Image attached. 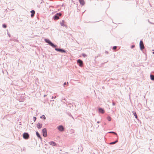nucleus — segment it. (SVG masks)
Listing matches in <instances>:
<instances>
[{
  "label": "nucleus",
  "mask_w": 154,
  "mask_h": 154,
  "mask_svg": "<svg viewBox=\"0 0 154 154\" xmlns=\"http://www.w3.org/2000/svg\"><path fill=\"white\" fill-rule=\"evenodd\" d=\"M45 41L46 43H48L49 45L52 46L53 48H54L57 47V45H54L49 40L45 39Z\"/></svg>",
  "instance_id": "f257e3e1"
},
{
  "label": "nucleus",
  "mask_w": 154,
  "mask_h": 154,
  "mask_svg": "<svg viewBox=\"0 0 154 154\" xmlns=\"http://www.w3.org/2000/svg\"><path fill=\"white\" fill-rule=\"evenodd\" d=\"M29 137V135L27 133H24L23 134V137L25 139H28Z\"/></svg>",
  "instance_id": "f03ea898"
},
{
  "label": "nucleus",
  "mask_w": 154,
  "mask_h": 154,
  "mask_svg": "<svg viewBox=\"0 0 154 154\" xmlns=\"http://www.w3.org/2000/svg\"><path fill=\"white\" fill-rule=\"evenodd\" d=\"M55 50L61 53H65L66 52V51L63 49H61L58 48H55Z\"/></svg>",
  "instance_id": "7ed1b4c3"
},
{
  "label": "nucleus",
  "mask_w": 154,
  "mask_h": 154,
  "mask_svg": "<svg viewBox=\"0 0 154 154\" xmlns=\"http://www.w3.org/2000/svg\"><path fill=\"white\" fill-rule=\"evenodd\" d=\"M43 135L44 137L47 136V130L46 128H44L42 130Z\"/></svg>",
  "instance_id": "20e7f679"
},
{
  "label": "nucleus",
  "mask_w": 154,
  "mask_h": 154,
  "mask_svg": "<svg viewBox=\"0 0 154 154\" xmlns=\"http://www.w3.org/2000/svg\"><path fill=\"white\" fill-rule=\"evenodd\" d=\"M140 49L141 50H142L144 48V46L143 45V42L142 40H141L140 41Z\"/></svg>",
  "instance_id": "39448f33"
},
{
  "label": "nucleus",
  "mask_w": 154,
  "mask_h": 154,
  "mask_svg": "<svg viewBox=\"0 0 154 154\" xmlns=\"http://www.w3.org/2000/svg\"><path fill=\"white\" fill-rule=\"evenodd\" d=\"M77 63L79 65L80 67H82L83 66V61L82 60H81L80 59H78L77 60Z\"/></svg>",
  "instance_id": "423d86ee"
},
{
  "label": "nucleus",
  "mask_w": 154,
  "mask_h": 154,
  "mask_svg": "<svg viewBox=\"0 0 154 154\" xmlns=\"http://www.w3.org/2000/svg\"><path fill=\"white\" fill-rule=\"evenodd\" d=\"M57 129L60 131H64V128L63 126L62 125L59 126L57 127Z\"/></svg>",
  "instance_id": "0eeeda50"
},
{
  "label": "nucleus",
  "mask_w": 154,
  "mask_h": 154,
  "mask_svg": "<svg viewBox=\"0 0 154 154\" xmlns=\"http://www.w3.org/2000/svg\"><path fill=\"white\" fill-rule=\"evenodd\" d=\"M49 143L50 145L53 146H56L57 145L56 143L54 141H51L50 142H49Z\"/></svg>",
  "instance_id": "6e6552de"
},
{
  "label": "nucleus",
  "mask_w": 154,
  "mask_h": 154,
  "mask_svg": "<svg viewBox=\"0 0 154 154\" xmlns=\"http://www.w3.org/2000/svg\"><path fill=\"white\" fill-rule=\"evenodd\" d=\"M30 13H31V17H33L34 16L35 13V10H31Z\"/></svg>",
  "instance_id": "1a4fd4ad"
},
{
  "label": "nucleus",
  "mask_w": 154,
  "mask_h": 154,
  "mask_svg": "<svg viewBox=\"0 0 154 154\" xmlns=\"http://www.w3.org/2000/svg\"><path fill=\"white\" fill-rule=\"evenodd\" d=\"M36 134L37 135V136L38 137V138H39V139H40L41 140H42V138L41 136H40V134L38 133V131L36 132Z\"/></svg>",
  "instance_id": "9d476101"
},
{
  "label": "nucleus",
  "mask_w": 154,
  "mask_h": 154,
  "mask_svg": "<svg viewBox=\"0 0 154 154\" xmlns=\"http://www.w3.org/2000/svg\"><path fill=\"white\" fill-rule=\"evenodd\" d=\"M42 124H40V123H38L36 125V126L38 128L40 129L42 128Z\"/></svg>",
  "instance_id": "9b49d317"
},
{
  "label": "nucleus",
  "mask_w": 154,
  "mask_h": 154,
  "mask_svg": "<svg viewBox=\"0 0 154 154\" xmlns=\"http://www.w3.org/2000/svg\"><path fill=\"white\" fill-rule=\"evenodd\" d=\"M99 111L102 113H103L104 112V109L101 108H99Z\"/></svg>",
  "instance_id": "f8f14e48"
},
{
  "label": "nucleus",
  "mask_w": 154,
  "mask_h": 154,
  "mask_svg": "<svg viewBox=\"0 0 154 154\" xmlns=\"http://www.w3.org/2000/svg\"><path fill=\"white\" fill-rule=\"evenodd\" d=\"M65 21L64 20H62V21L60 22V24L62 26H66L64 25Z\"/></svg>",
  "instance_id": "ddd939ff"
},
{
  "label": "nucleus",
  "mask_w": 154,
  "mask_h": 154,
  "mask_svg": "<svg viewBox=\"0 0 154 154\" xmlns=\"http://www.w3.org/2000/svg\"><path fill=\"white\" fill-rule=\"evenodd\" d=\"M53 17L54 20H58L59 19V16H58V15H57V14H56Z\"/></svg>",
  "instance_id": "4468645a"
},
{
  "label": "nucleus",
  "mask_w": 154,
  "mask_h": 154,
  "mask_svg": "<svg viewBox=\"0 0 154 154\" xmlns=\"http://www.w3.org/2000/svg\"><path fill=\"white\" fill-rule=\"evenodd\" d=\"M80 4L82 5H84L85 4V2L84 0H79Z\"/></svg>",
  "instance_id": "2eb2a0df"
},
{
  "label": "nucleus",
  "mask_w": 154,
  "mask_h": 154,
  "mask_svg": "<svg viewBox=\"0 0 154 154\" xmlns=\"http://www.w3.org/2000/svg\"><path fill=\"white\" fill-rule=\"evenodd\" d=\"M150 79L152 80H153V81L154 80V75H153L152 74H150Z\"/></svg>",
  "instance_id": "dca6fc26"
},
{
  "label": "nucleus",
  "mask_w": 154,
  "mask_h": 154,
  "mask_svg": "<svg viewBox=\"0 0 154 154\" xmlns=\"http://www.w3.org/2000/svg\"><path fill=\"white\" fill-rule=\"evenodd\" d=\"M132 113H133V114H134V115L135 118L137 119V115L136 112L134 111H133Z\"/></svg>",
  "instance_id": "f3484780"
},
{
  "label": "nucleus",
  "mask_w": 154,
  "mask_h": 154,
  "mask_svg": "<svg viewBox=\"0 0 154 154\" xmlns=\"http://www.w3.org/2000/svg\"><path fill=\"white\" fill-rule=\"evenodd\" d=\"M118 142V140H116L114 142L110 143L109 144H111V145L114 144H115L116 143H117Z\"/></svg>",
  "instance_id": "a211bd4d"
},
{
  "label": "nucleus",
  "mask_w": 154,
  "mask_h": 154,
  "mask_svg": "<svg viewBox=\"0 0 154 154\" xmlns=\"http://www.w3.org/2000/svg\"><path fill=\"white\" fill-rule=\"evenodd\" d=\"M40 118L41 119H46V117L44 115H42L40 117Z\"/></svg>",
  "instance_id": "6ab92c4d"
},
{
  "label": "nucleus",
  "mask_w": 154,
  "mask_h": 154,
  "mask_svg": "<svg viewBox=\"0 0 154 154\" xmlns=\"http://www.w3.org/2000/svg\"><path fill=\"white\" fill-rule=\"evenodd\" d=\"M109 133H113V134H114L117 135V136H118L117 134L116 133V132H113V131H110V132H109Z\"/></svg>",
  "instance_id": "aec40b11"
},
{
  "label": "nucleus",
  "mask_w": 154,
  "mask_h": 154,
  "mask_svg": "<svg viewBox=\"0 0 154 154\" xmlns=\"http://www.w3.org/2000/svg\"><path fill=\"white\" fill-rule=\"evenodd\" d=\"M107 119H108V120L109 121H111V118L109 117V116L108 117H107Z\"/></svg>",
  "instance_id": "412c9836"
},
{
  "label": "nucleus",
  "mask_w": 154,
  "mask_h": 154,
  "mask_svg": "<svg viewBox=\"0 0 154 154\" xmlns=\"http://www.w3.org/2000/svg\"><path fill=\"white\" fill-rule=\"evenodd\" d=\"M2 27L4 28H6L7 27V26L5 24H3L2 25Z\"/></svg>",
  "instance_id": "4be33fe9"
},
{
  "label": "nucleus",
  "mask_w": 154,
  "mask_h": 154,
  "mask_svg": "<svg viewBox=\"0 0 154 154\" xmlns=\"http://www.w3.org/2000/svg\"><path fill=\"white\" fill-rule=\"evenodd\" d=\"M117 46H113V49L114 50H115L117 48Z\"/></svg>",
  "instance_id": "5701e85b"
},
{
  "label": "nucleus",
  "mask_w": 154,
  "mask_h": 154,
  "mask_svg": "<svg viewBox=\"0 0 154 154\" xmlns=\"http://www.w3.org/2000/svg\"><path fill=\"white\" fill-rule=\"evenodd\" d=\"M57 15H58V16H59V17L61 15V14L60 13H57Z\"/></svg>",
  "instance_id": "b1692460"
},
{
  "label": "nucleus",
  "mask_w": 154,
  "mask_h": 154,
  "mask_svg": "<svg viewBox=\"0 0 154 154\" xmlns=\"http://www.w3.org/2000/svg\"><path fill=\"white\" fill-rule=\"evenodd\" d=\"M82 55L84 57H86L87 56V55H86L85 54H82Z\"/></svg>",
  "instance_id": "393cba45"
},
{
  "label": "nucleus",
  "mask_w": 154,
  "mask_h": 154,
  "mask_svg": "<svg viewBox=\"0 0 154 154\" xmlns=\"http://www.w3.org/2000/svg\"><path fill=\"white\" fill-rule=\"evenodd\" d=\"M33 120H34V121L35 122L36 119V118L35 117H33Z\"/></svg>",
  "instance_id": "a878e982"
},
{
  "label": "nucleus",
  "mask_w": 154,
  "mask_h": 154,
  "mask_svg": "<svg viewBox=\"0 0 154 154\" xmlns=\"http://www.w3.org/2000/svg\"><path fill=\"white\" fill-rule=\"evenodd\" d=\"M148 21L149 22V23H151V24H154V23H152V22H150V21H149V20H148Z\"/></svg>",
  "instance_id": "bb28decb"
},
{
  "label": "nucleus",
  "mask_w": 154,
  "mask_h": 154,
  "mask_svg": "<svg viewBox=\"0 0 154 154\" xmlns=\"http://www.w3.org/2000/svg\"><path fill=\"white\" fill-rule=\"evenodd\" d=\"M112 104L113 106H114L115 105L116 103L114 102H113L112 103Z\"/></svg>",
  "instance_id": "cd10ccee"
},
{
  "label": "nucleus",
  "mask_w": 154,
  "mask_h": 154,
  "mask_svg": "<svg viewBox=\"0 0 154 154\" xmlns=\"http://www.w3.org/2000/svg\"><path fill=\"white\" fill-rule=\"evenodd\" d=\"M56 97V96H55L54 97L53 96H52V99H53L54 98L55 99Z\"/></svg>",
  "instance_id": "c85d7f7f"
},
{
  "label": "nucleus",
  "mask_w": 154,
  "mask_h": 154,
  "mask_svg": "<svg viewBox=\"0 0 154 154\" xmlns=\"http://www.w3.org/2000/svg\"><path fill=\"white\" fill-rule=\"evenodd\" d=\"M8 35L9 37H11V35L10 34H9L8 32Z\"/></svg>",
  "instance_id": "c756f323"
},
{
  "label": "nucleus",
  "mask_w": 154,
  "mask_h": 154,
  "mask_svg": "<svg viewBox=\"0 0 154 154\" xmlns=\"http://www.w3.org/2000/svg\"><path fill=\"white\" fill-rule=\"evenodd\" d=\"M134 45H132L131 46V48H134Z\"/></svg>",
  "instance_id": "7c9ffc66"
},
{
  "label": "nucleus",
  "mask_w": 154,
  "mask_h": 154,
  "mask_svg": "<svg viewBox=\"0 0 154 154\" xmlns=\"http://www.w3.org/2000/svg\"><path fill=\"white\" fill-rule=\"evenodd\" d=\"M66 82H64V84H63V85H66Z\"/></svg>",
  "instance_id": "2f4dec72"
},
{
  "label": "nucleus",
  "mask_w": 154,
  "mask_h": 154,
  "mask_svg": "<svg viewBox=\"0 0 154 154\" xmlns=\"http://www.w3.org/2000/svg\"><path fill=\"white\" fill-rule=\"evenodd\" d=\"M47 96L46 95H44V97H45Z\"/></svg>",
  "instance_id": "473e14b6"
},
{
  "label": "nucleus",
  "mask_w": 154,
  "mask_h": 154,
  "mask_svg": "<svg viewBox=\"0 0 154 154\" xmlns=\"http://www.w3.org/2000/svg\"><path fill=\"white\" fill-rule=\"evenodd\" d=\"M100 123V122L99 121H97V123Z\"/></svg>",
  "instance_id": "72a5a7b5"
},
{
  "label": "nucleus",
  "mask_w": 154,
  "mask_h": 154,
  "mask_svg": "<svg viewBox=\"0 0 154 154\" xmlns=\"http://www.w3.org/2000/svg\"><path fill=\"white\" fill-rule=\"evenodd\" d=\"M152 54H154V51H153V52H152Z\"/></svg>",
  "instance_id": "f704fd0d"
},
{
  "label": "nucleus",
  "mask_w": 154,
  "mask_h": 154,
  "mask_svg": "<svg viewBox=\"0 0 154 154\" xmlns=\"http://www.w3.org/2000/svg\"><path fill=\"white\" fill-rule=\"evenodd\" d=\"M106 53H108V52H107V51H106Z\"/></svg>",
  "instance_id": "c9c22d12"
},
{
  "label": "nucleus",
  "mask_w": 154,
  "mask_h": 154,
  "mask_svg": "<svg viewBox=\"0 0 154 154\" xmlns=\"http://www.w3.org/2000/svg\"><path fill=\"white\" fill-rule=\"evenodd\" d=\"M98 127H99V125H98L97 126V128H98Z\"/></svg>",
  "instance_id": "e433bc0d"
}]
</instances>
